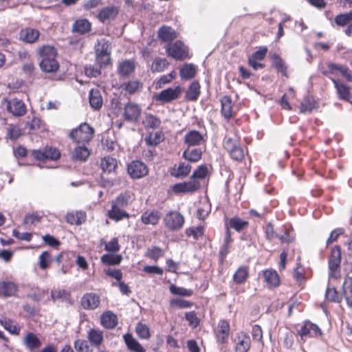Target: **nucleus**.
Masks as SVG:
<instances>
[{
  "label": "nucleus",
  "mask_w": 352,
  "mask_h": 352,
  "mask_svg": "<svg viewBox=\"0 0 352 352\" xmlns=\"http://www.w3.org/2000/svg\"><path fill=\"white\" fill-rule=\"evenodd\" d=\"M200 188V183L196 179H191L188 182L178 183L173 186V190L175 193L193 192Z\"/></svg>",
  "instance_id": "obj_14"
},
{
  "label": "nucleus",
  "mask_w": 352,
  "mask_h": 352,
  "mask_svg": "<svg viewBox=\"0 0 352 352\" xmlns=\"http://www.w3.org/2000/svg\"><path fill=\"white\" fill-rule=\"evenodd\" d=\"M36 53L41 58L39 66L43 72L55 73L60 67L56 60L57 50L50 45H43L36 50Z\"/></svg>",
  "instance_id": "obj_2"
},
{
  "label": "nucleus",
  "mask_w": 352,
  "mask_h": 352,
  "mask_svg": "<svg viewBox=\"0 0 352 352\" xmlns=\"http://www.w3.org/2000/svg\"><path fill=\"white\" fill-rule=\"evenodd\" d=\"M94 135V129L87 122L72 129L69 133V138L74 144L72 154H91V144Z\"/></svg>",
  "instance_id": "obj_1"
},
{
  "label": "nucleus",
  "mask_w": 352,
  "mask_h": 352,
  "mask_svg": "<svg viewBox=\"0 0 352 352\" xmlns=\"http://www.w3.org/2000/svg\"><path fill=\"white\" fill-rule=\"evenodd\" d=\"M278 342L285 349H290L294 343V333L288 330L282 331L279 335Z\"/></svg>",
  "instance_id": "obj_40"
},
{
  "label": "nucleus",
  "mask_w": 352,
  "mask_h": 352,
  "mask_svg": "<svg viewBox=\"0 0 352 352\" xmlns=\"http://www.w3.org/2000/svg\"><path fill=\"white\" fill-rule=\"evenodd\" d=\"M85 220V215L83 212L67 213L66 215V221L67 223L74 225L82 224Z\"/></svg>",
  "instance_id": "obj_50"
},
{
  "label": "nucleus",
  "mask_w": 352,
  "mask_h": 352,
  "mask_svg": "<svg viewBox=\"0 0 352 352\" xmlns=\"http://www.w3.org/2000/svg\"><path fill=\"white\" fill-rule=\"evenodd\" d=\"M341 250L339 247L332 248L329 258V277L337 278L340 276V267L341 263Z\"/></svg>",
  "instance_id": "obj_6"
},
{
  "label": "nucleus",
  "mask_w": 352,
  "mask_h": 352,
  "mask_svg": "<svg viewBox=\"0 0 352 352\" xmlns=\"http://www.w3.org/2000/svg\"><path fill=\"white\" fill-rule=\"evenodd\" d=\"M217 336L222 342H225L230 333V325L228 321L221 320L218 323Z\"/></svg>",
  "instance_id": "obj_39"
},
{
  "label": "nucleus",
  "mask_w": 352,
  "mask_h": 352,
  "mask_svg": "<svg viewBox=\"0 0 352 352\" xmlns=\"http://www.w3.org/2000/svg\"><path fill=\"white\" fill-rule=\"evenodd\" d=\"M41 36L38 30L30 27L23 28L19 32V39L27 44L36 43Z\"/></svg>",
  "instance_id": "obj_12"
},
{
  "label": "nucleus",
  "mask_w": 352,
  "mask_h": 352,
  "mask_svg": "<svg viewBox=\"0 0 352 352\" xmlns=\"http://www.w3.org/2000/svg\"><path fill=\"white\" fill-rule=\"evenodd\" d=\"M160 219V214L156 210L151 212L146 211L142 215V221L144 224L155 225L158 223Z\"/></svg>",
  "instance_id": "obj_43"
},
{
  "label": "nucleus",
  "mask_w": 352,
  "mask_h": 352,
  "mask_svg": "<svg viewBox=\"0 0 352 352\" xmlns=\"http://www.w3.org/2000/svg\"><path fill=\"white\" fill-rule=\"evenodd\" d=\"M119 12V10L114 6H107L102 8L97 14L98 19L104 23L106 21L114 20Z\"/></svg>",
  "instance_id": "obj_18"
},
{
  "label": "nucleus",
  "mask_w": 352,
  "mask_h": 352,
  "mask_svg": "<svg viewBox=\"0 0 352 352\" xmlns=\"http://www.w3.org/2000/svg\"><path fill=\"white\" fill-rule=\"evenodd\" d=\"M141 113V107L138 104L129 102L125 104L123 113L125 120L135 122L139 120Z\"/></svg>",
  "instance_id": "obj_13"
},
{
  "label": "nucleus",
  "mask_w": 352,
  "mask_h": 352,
  "mask_svg": "<svg viewBox=\"0 0 352 352\" xmlns=\"http://www.w3.org/2000/svg\"><path fill=\"white\" fill-rule=\"evenodd\" d=\"M182 93V88L178 85L174 88L169 87L161 91L157 96V100L162 103H169L177 100Z\"/></svg>",
  "instance_id": "obj_11"
},
{
  "label": "nucleus",
  "mask_w": 352,
  "mask_h": 352,
  "mask_svg": "<svg viewBox=\"0 0 352 352\" xmlns=\"http://www.w3.org/2000/svg\"><path fill=\"white\" fill-rule=\"evenodd\" d=\"M88 339L93 345L99 346L103 340L102 332L96 329H91L88 333Z\"/></svg>",
  "instance_id": "obj_48"
},
{
  "label": "nucleus",
  "mask_w": 352,
  "mask_h": 352,
  "mask_svg": "<svg viewBox=\"0 0 352 352\" xmlns=\"http://www.w3.org/2000/svg\"><path fill=\"white\" fill-rule=\"evenodd\" d=\"M74 348L77 352H91L88 342L85 340L78 339L74 342Z\"/></svg>",
  "instance_id": "obj_59"
},
{
  "label": "nucleus",
  "mask_w": 352,
  "mask_h": 352,
  "mask_svg": "<svg viewBox=\"0 0 352 352\" xmlns=\"http://www.w3.org/2000/svg\"><path fill=\"white\" fill-rule=\"evenodd\" d=\"M17 292V285L11 281L0 282V296L10 297L15 295Z\"/></svg>",
  "instance_id": "obj_28"
},
{
  "label": "nucleus",
  "mask_w": 352,
  "mask_h": 352,
  "mask_svg": "<svg viewBox=\"0 0 352 352\" xmlns=\"http://www.w3.org/2000/svg\"><path fill=\"white\" fill-rule=\"evenodd\" d=\"M157 37L163 43H172L177 36L176 31L168 25H162L157 30Z\"/></svg>",
  "instance_id": "obj_17"
},
{
  "label": "nucleus",
  "mask_w": 352,
  "mask_h": 352,
  "mask_svg": "<svg viewBox=\"0 0 352 352\" xmlns=\"http://www.w3.org/2000/svg\"><path fill=\"white\" fill-rule=\"evenodd\" d=\"M89 100L91 107L95 110H99L102 104L103 100L100 90L92 89L89 94Z\"/></svg>",
  "instance_id": "obj_31"
},
{
  "label": "nucleus",
  "mask_w": 352,
  "mask_h": 352,
  "mask_svg": "<svg viewBox=\"0 0 352 352\" xmlns=\"http://www.w3.org/2000/svg\"><path fill=\"white\" fill-rule=\"evenodd\" d=\"M263 277L269 287H274L279 285V277L277 272L274 270H265L263 272Z\"/></svg>",
  "instance_id": "obj_37"
},
{
  "label": "nucleus",
  "mask_w": 352,
  "mask_h": 352,
  "mask_svg": "<svg viewBox=\"0 0 352 352\" xmlns=\"http://www.w3.org/2000/svg\"><path fill=\"white\" fill-rule=\"evenodd\" d=\"M248 276V270L245 267H239L234 275V280L237 284L243 283Z\"/></svg>",
  "instance_id": "obj_54"
},
{
  "label": "nucleus",
  "mask_w": 352,
  "mask_h": 352,
  "mask_svg": "<svg viewBox=\"0 0 352 352\" xmlns=\"http://www.w3.org/2000/svg\"><path fill=\"white\" fill-rule=\"evenodd\" d=\"M0 322L4 329L8 331L10 333L12 334H19L20 328L18 327L16 322L4 318L0 320Z\"/></svg>",
  "instance_id": "obj_49"
},
{
  "label": "nucleus",
  "mask_w": 352,
  "mask_h": 352,
  "mask_svg": "<svg viewBox=\"0 0 352 352\" xmlns=\"http://www.w3.org/2000/svg\"><path fill=\"white\" fill-rule=\"evenodd\" d=\"M190 166L188 162L179 164L177 167H175L170 171V175L175 177H183L187 176L190 171Z\"/></svg>",
  "instance_id": "obj_41"
},
{
  "label": "nucleus",
  "mask_w": 352,
  "mask_h": 352,
  "mask_svg": "<svg viewBox=\"0 0 352 352\" xmlns=\"http://www.w3.org/2000/svg\"><path fill=\"white\" fill-rule=\"evenodd\" d=\"M334 84L338 98L345 101H350L351 88L338 79L331 78Z\"/></svg>",
  "instance_id": "obj_21"
},
{
  "label": "nucleus",
  "mask_w": 352,
  "mask_h": 352,
  "mask_svg": "<svg viewBox=\"0 0 352 352\" xmlns=\"http://www.w3.org/2000/svg\"><path fill=\"white\" fill-rule=\"evenodd\" d=\"M101 324L107 329H113L118 324V318L111 311L104 313L101 317Z\"/></svg>",
  "instance_id": "obj_36"
},
{
  "label": "nucleus",
  "mask_w": 352,
  "mask_h": 352,
  "mask_svg": "<svg viewBox=\"0 0 352 352\" xmlns=\"http://www.w3.org/2000/svg\"><path fill=\"white\" fill-rule=\"evenodd\" d=\"M117 166L116 159L112 157L111 155H104L101 160L100 167L103 173H111L114 172Z\"/></svg>",
  "instance_id": "obj_32"
},
{
  "label": "nucleus",
  "mask_w": 352,
  "mask_h": 352,
  "mask_svg": "<svg viewBox=\"0 0 352 352\" xmlns=\"http://www.w3.org/2000/svg\"><path fill=\"white\" fill-rule=\"evenodd\" d=\"M104 263L108 265H117L121 261V256L113 254H104L101 258Z\"/></svg>",
  "instance_id": "obj_64"
},
{
  "label": "nucleus",
  "mask_w": 352,
  "mask_h": 352,
  "mask_svg": "<svg viewBox=\"0 0 352 352\" xmlns=\"http://www.w3.org/2000/svg\"><path fill=\"white\" fill-rule=\"evenodd\" d=\"M251 340L249 336L241 332L237 336L236 340V352H248L250 349Z\"/></svg>",
  "instance_id": "obj_25"
},
{
  "label": "nucleus",
  "mask_w": 352,
  "mask_h": 352,
  "mask_svg": "<svg viewBox=\"0 0 352 352\" xmlns=\"http://www.w3.org/2000/svg\"><path fill=\"white\" fill-rule=\"evenodd\" d=\"M327 298L332 302H339L342 299V296H340L335 287H328L326 291Z\"/></svg>",
  "instance_id": "obj_62"
},
{
  "label": "nucleus",
  "mask_w": 352,
  "mask_h": 352,
  "mask_svg": "<svg viewBox=\"0 0 352 352\" xmlns=\"http://www.w3.org/2000/svg\"><path fill=\"white\" fill-rule=\"evenodd\" d=\"M161 124L162 122L160 118L157 116L153 115L151 113L146 114L142 120V124L144 125L146 130L157 129L160 128Z\"/></svg>",
  "instance_id": "obj_34"
},
{
  "label": "nucleus",
  "mask_w": 352,
  "mask_h": 352,
  "mask_svg": "<svg viewBox=\"0 0 352 352\" xmlns=\"http://www.w3.org/2000/svg\"><path fill=\"white\" fill-rule=\"evenodd\" d=\"M124 339L128 348L135 352H145L141 344L135 340L131 334H126L124 336Z\"/></svg>",
  "instance_id": "obj_47"
},
{
  "label": "nucleus",
  "mask_w": 352,
  "mask_h": 352,
  "mask_svg": "<svg viewBox=\"0 0 352 352\" xmlns=\"http://www.w3.org/2000/svg\"><path fill=\"white\" fill-rule=\"evenodd\" d=\"M201 86L197 80L190 83L187 89L184 98L186 101H197L201 94Z\"/></svg>",
  "instance_id": "obj_24"
},
{
  "label": "nucleus",
  "mask_w": 352,
  "mask_h": 352,
  "mask_svg": "<svg viewBox=\"0 0 352 352\" xmlns=\"http://www.w3.org/2000/svg\"><path fill=\"white\" fill-rule=\"evenodd\" d=\"M109 217L111 219L118 221L124 217H129V214L125 211L121 210L120 207H118L114 204L111 205V209L108 211Z\"/></svg>",
  "instance_id": "obj_44"
},
{
  "label": "nucleus",
  "mask_w": 352,
  "mask_h": 352,
  "mask_svg": "<svg viewBox=\"0 0 352 352\" xmlns=\"http://www.w3.org/2000/svg\"><path fill=\"white\" fill-rule=\"evenodd\" d=\"M177 78V73L175 71H172L168 74H164L157 80L155 84L156 89H160L166 84L170 83L173 80Z\"/></svg>",
  "instance_id": "obj_51"
},
{
  "label": "nucleus",
  "mask_w": 352,
  "mask_h": 352,
  "mask_svg": "<svg viewBox=\"0 0 352 352\" xmlns=\"http://www.w3.org/2000/svg\"><path fill=\"white\" fill-rule=\"evenodd\" d=\"M197 69L195 65L192 63L184 64L179 69V75L182 80H190L196 76Z\"/></svg>",
  "instance_id": "obj_30"
},
{
  "label": "nucleus",
  "mask_w": 352,
  "mask_h": 352,
  "mask_svg": "<svg viewBox=\"0 0 352 352\" xmlns=\"http://www.w3.org/2000/svg\"><path fill=\"white\" fill-rule=\"evenodd\" d=\"M96 63L100 67L112 65L111 43L105 38L98 40L94 47Z\"/></svg>",
  "instance_id": "obj_3"
},
{
  "label": "nucleus",
  "mask_w": 352,
  "mask_h": 352,
  "mask_svg": "<svg viewBox=\"0 0 352 352\" xmlns=\"http://www.w3.org/2000/svg\"><path fill=\"white\" fill-rule=\"evenodd\" d=\"M248 224V223L247 221H243L238 217H234L230 220L228 226L234 229L237 232H240L246 228Z\"/></svg>",
  "instance_id": "obj_55"
},
{
  "label": "nucleus",
  "mask_w": 352,
  "mask_h": 352,
  "mask_svg": "<svg viewBox=\"0 0 352 352\" xmlns=\"http://www.w3.org/2000/svg\"><path fill=\"white\" fill-rule=\"evenodd\" d=\"M30 128L31 130L44 131L46 130V125L39 118L34 117L30 122Z\"/></svg>",
  "instance_id": "obj_61"
},
{
  "label": "nucleus",
  "mask_w": 352,
  "mask_h": 352,
  "mask_svg": "<svg viewBox=\"0 0 352 352\" xmlns=\"http://www.w3.org/2000/svg\"><path fill=\"white\" fill-rule=\"evenodd\" d=\"M169 66V63L165 58H155L151 67V71L153 73H160L164 72Z\"/></svg>",
  "instance_id": "obj_38"
},
{
  "label": "nucleus",
  "mask_w": 352,
  "mask_h": 352,
  "mask_svg": "<svg viewBox=\"0 0 352 352\" xmlns=\"http://www.w3.org/2000/svg\"><path fill=\"white\" fill-rule=\"evenodd\" d=\"M221 113L226 121H230L234 116L233 113V104L232 98L229 96H223L221 99Z\"/></svg>",
  "instance_id": "obj_19"
},
{
  "label": "nucleus",
  "mask_w": 352,
  "mask_h": 352,
  "mask_svg": "<svg viewBox=\"0 0 352 352\" xmlns=\"http://www.w3.org/2000/svg\"><path fill=\"white\" fill-rule=\"evenodd\" d=\"M25 348L30 352H36L41 346V341L33 333H28L23 340Z\"/></svg>",
  "instance_id": "obj_22"
},
{
  "label": "nucleus",
  "mask_w": 352,
  "mask_h": 352,
  "mask_svg": "<svg viewBox=\"0 0 352 352\" xmlns=\"http://www.w3.org/2000/svg\"><path fill=\"white\" fill-rule=\"evenodd\" d=\"M101 142L103 151L107 153H111L114 151L118 146L117 142L109 139V138H103Z\"/></svg>",
  "instance_id": "obj_57"
},
{
  "label": "nucleus",
  "mask_w": 352,
  "mask_h": 352,
  "mask_svg": "<svg viewBox=\"0 0 352 352\" xmlns=\"http://www.w3.org/2000/svg\"><path fill=\"white\" fill-rule=\"evenodd\" d=\"M207 133H202L195 129L189 130L184 137V143L188 147L197 146L206 143Z\"/></svg>",
  "instance_id": "obj_7"
},
{
  "label": "nucleus",
  "mask_w": 352,
  "mask_h": 352,
  "mask_svg": "<svg viewBox=\"0 0 352 352\" xmlns=\"http://www.w3.org/2000/svg\"><path fill=\"white\" fill-rule=\"evenodd\" d=\"M166 52L169 57L177 60H184L190 58L188 47L180 40L168 44Z\"/></svg>",
  "instance_id": "obj_5"
},
{
  "label": "nucleus",
  "mask_w": 352,
  "mask_h": 352,
  "mask_svg": "<svg viewBox=\"0 0 352 352\" xmlns=\"http://www.w3.org/2000/svg\"><path fill=\"white\" fill-rule=\"evenodd\" d=\"M91 30V23L87 19H80L74 21L72 26V31L80 35L90 32Z\"/></svg>",
  "instance_id": "obj_20"
},
{
  "label": "nucleus",
  "mask_w": 352,
  "mask_h": 352,
  "mask_svg": "<svg viewBox=\"0 0 352 352\" xmlns=\"http://www.w3.org/2000/svg\"><path fill=\"white\" fill-rule=\"evenodd\" d=\"M270 59L272 60V67H274L277 72L280 73L283 76L287 78V67L280 55L274 54L270 56Z\"/></svg>",
  "instance_id": "obj_26"
},
{
  "label": "nucleus",
  "mask_w": 352,
  "mask_h": 352,
  "mask_svg": "<svg viewBox=\"0 0 352 352\" xmlns=\"http://www.w3.org/2000/svg\"><path fill=\"white\" fill-rule=\"evenodd\" d=\"M316 104L314 100L309 97L304 98L300 105V111L303 113L311 112L316 107Z\"/></svg>",
  "instance_id": "obj_53"
},
{
  "label": "nucleus",
  "mask_w": 352,
  "mask_h": 352,
  "mask_svg": "<svg viewBox=\"0 0 352 352\" xmlns=\"http://www.w3.org/2000/svg\"><path fill=\"white\" fill-rule=\"evenodd\" d=\"M135 69V61L133 60H125L119 64L118 73L120 76L126 77L133 73Z\"/></svg>",
  "instance_id": "obj_27"
},
{
  "label": "nucleus",
  "mask_w": 352,
  "mask_h": 352,
  "mask_svg": "<svg viewBox=\"0 0 352 352\" xmlns=\"http://www.w3.org/2000/svg\"><path fill=\"white\" fill-rule=\"evenodd\" d=\"M268 49L266 46L258 47V50L252 53L249 57L248 60V65L254 70L263 69L265 67V64L258 63V61L263 60L265 58Z\"/></svg>",
  "instance_id": "obj_9"
},
{
  "label": "nucleus",
  "mask_w": 352,
  "mask_h": 352,
  "mask_svg": "<svg viewBox=\"0 0 352 352\" xmlns=\"http://www.w3.org/2000/svg\"><path fill=\"white\" fill-rule=\"evenodd\" d=\"M342 298L344 297L349 307H352V278L346 277L342 285Z\"/></svg>",
  "instance_id": "obj_33"
},
{
  "label": "nucleus",
  "mask_w": 352,
  "mask_h": 352,
  "mask_svg": "<svg viewBox=\"0 0 352 352\" xmlns=\"http://www.w3.org/2000/svg\"><path fill=\"white\" fill-rule=\"evenodd\" d=\"M128 173L132 178L139 179L148 173L146 166L140 161H133L128 166Z\"/></svg>",
  "instance_id": "obj_15"
},
{
  "label": "nucleus",
  "mask_w": 352,
  "mask_h": 352,
  "mask_svg": "<svg viewBox=\"0 0 352 352\" xmlns=\"http://www.w3.org/2000/svg\"><path fill=\"white\" fill-rule=\"evenodd\" d=\"M334 22L339 27H344L352 23V11L336 15Z\"/></svg>",
  "instance_id": "obj_46"
},
{
  "label": "nucleus",
  "mask_w": 352,
  "mask_h": 352,
  "mask_svg": "<svg viewBox=\"0 0 352 352\" xmlns=\"http://www.w3.org/2000/svg\"><path fill=\"white\" fill-rule=\"evenodd\" d=\"M100 297L96 294L89 293L83 296L81 299V305L84 309H94L100 305Z\"/></svg>",
  "instance_id": "obj_23"
},
{
  "label": "nucleus",
  "mask_w": 352,
  "mask_h": 352,
  "mask_svg": "<svg viewBox=\"0 0 352 352\" xmlns=\"http://www.w3.org/2000/svg\"><path fill=\"white\" fill-rule=\"evenodd\" d=\"M36 165L41 168H52L50 162H56L60 159V155H33Z\"/></svg>",
  "instance_id": "obj_35"
},
{
  "label": "nucleus",
  "mask_w": 352,
  "mask_h": 352,
  "mask_svg": "<svg viewBox=\"0 0 352 352\" xmlns=\"http://www.w3.org/2000/svg\"><path fill=\"white\" fill-rule=\"evenodd\" d=\"M224 148L230 154H244L248 153L247 148H242L235 140L228 138L225 140L223 144Z\"/></svg>",
  "instance_id": "obj_29"
},
{
  "label": "nucleus",
  "mask_w": 352,
  "mask_h": 352,
  "mask_svg": "<svg viewBox=\"0 0 352 352\" xmlns=\"http://www.w3.org/2000/svg\"><path fill=\"white\" fill-rule=\"evenodd\" d=\"M3 102L6 104L7 111L14 116H23L27 112L25 103L18 98L11 100L5 98Z\"/></svg>",
  "instance_id": "obj_10"
},
{
  "label": "nucleus",
  "mask_w": 352,
  "mask_h": 352,
  "mask_svg": "<svg viewBox=\"0 0 352 352\" xmlns=\"http://www.w3.org/2000/svg\"><path fill=\"white\" fill-rule=\"evenodd\" d=\"M170 291L173 294L182 296H190L192 294V291L191 289L177 287L175 285H171L170 286Z\"/></svg>",
  "instance_id": "obj_58"
},
{
  "label": "nucleus",
  "mask_w": 352,
  "mask_h": 352,
  "mask_svg": "<svg viewBox=\"0 0 352 352\" xmlns=\"http://www.w3.org/2000/svg\"><path fill=\"white\" fill-rule=\"evenodd\" d=\"M164 222L168 230L175 231L183 227L184 218L179 212L170 211L164 217Z\"/></svg>",
  "instance_id": "obj_8"
},
{
  "label": "nucleus",
  "mask_w": 352,
  "mask_h": 352,
  "mask_svg": "<svg viewBox=\"0 0 352 352\" xmlns=\"http://www.w3.org/2000/svg\"><path fill=\"white\" fill-rule=\"evenodd\" d=\"M163 140L164 135L162 131L148 133L145 137L146 144L148 146H157Z\"/></svg>",
  "instance_id": "obj_45"
},
{
  "label": "nucleus",
  "mask_w": 352,
  "mask_h": 352,
  "mask_svg": "<svg viewBox=\"0 0 352 352\" xmlns=\"http://www.w3.org/2000/svg\"><path fill=\"white\" fill-rule=\"evenodd\" d=\"M6 138L12 140H16L22 135L21 129L15 124H10L6 128Z\"/></svg>",
  "instance_id": "obj_52"
},
{
  "label": "nucleus",
  "mask_w": 352,
  "mask_h": 352,
  "mask_svg": "<svg viewBox=\"0 0 352 352\" xmlns=\"http://www.w3.org/2000/svg\"><path fill=\"white\" fill-rule=\"evenodd\" d=\"M145 255L151 259L157 261L160 258L163 256L164 252L161 248L153 246L147 250Z\"/></svg>",
  "instance_id": "obj_56"
},
{
  "label": "nucleus",
  "mask_w": 352,
  "mask_h": 352,
  "mask_svg": "<svg viewBox=\"0 0 352 352\" xmlns=\"http://www.w3.org/2000/svg\"><path fill=\"white\" fill-rule=\"evenodd\" d=\"M298 332L302 339L307 337H316L322 334L320 329L309 321L306 322Z\"/></svg>",
  "instance_id": "obj_16"
},
{
  "label": "nucleus",
  "mask_w": 352,
  "mask_h": 352,
  "mask_svg": "<svg viewBox=\"0 0 352 352\" xmlns=\"http://www.w3.org/2000/svg\"><path fill=\"white\" fill-rule=\"evenodd\" d=\"M320 72L324 76L334 78V76L340 73L342 76L345 77L347 80H351V71L349 69L342 65H338L333 63H326L319 66Z\"/></svg>",
  "instance_id": "obj_4"
},
{
  "label": "nucleus",
  "mask_w": 352,
  "mask_h": 352,
  "mask_svg": "<svg viewBox=\"0 0 352 352\" xmlns=\"http://www.w3.org/2000/svg\"><path fill=\"white\" fill-rule=\"evenodd\" d=\"M123 89L129 95L139 92L142 88V84L138 80H129L122 85Z\"/></svg>",
  "instance_id": "obj_42"
},
{
  "label": "nucleus",
  "mask_w": 352,
  "mask_h": 352,
  "mask_svg": "<svg viewBox=\"0 0 352 352\" xmlns=\"http://www.w3.org/2000/svg\"><path fill=\"white\" fill-rule=\"evenodd\" d=\"M136 333L142 339L147 340L150 338L148 327L142 323H138L135 328Z\"/></svg>",
  "instance_id": "obj_60"
},
{
  "label": "nucleus",
  "mask_w": 352,
  "mask_h": 352,
  "mask_svg": "<svg viewBox=\"0 0 352 352\" xmlns=\"http://www.w3.org/2000/svg\"><path fill=\"white\" fill-rule=\"evenodd\" d=\"M101 67L97 65L94 67L93 65H86L85 67V74L88 77H98L101 74Z\"/></svg>",
  "instance_id": "obj_63"
}]
</instances>
